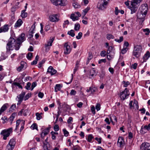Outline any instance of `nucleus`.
Returning a JSON list of instances; mask_svg holds the SVG:
<instances>
[{
    "mask_svg": "<svg viewBox=\"0 0 150 150\" xmlns=\"http://www.w3.org/2000/svg\"><path fill=\"white\" fill-rule=\"evenodd\" d=\"M95 139L98 141V143L99 144H100L101 143V139L102 138L101 137H100L99 138H98V137H96L95 138Z\"/></svg>",
    "mask_w": 150,
    "mask_h": 150,
    "instance_id": "59",
    "label": "nucleus"
},
{
    "mask_svg": "<svg viewBox=\"0 0 150 150\" xmlns=\"http://www.w3.org/2000/svg\"><path fill=\"white\" fill-rule=\"evenodd\" d=\"M25 40V34L23 33L21 34L16 40L13 38L10 37L6 45L7 51L13 50L14 48L16 50H19L22 42Z\"/></svg>",
    "mask_w": 150,
    "mask_h": 150,
    "instance_id": "1",
    "label": "nucleus"
},
{
    "mask_svg": "<svg viewBox=\"0 0 150 150\" xmlns=\"http://www.w3.org/2000/svg\"><path fill=\"white\" fill-rule=\"evenodd\" d=\"M74 31L73 30H71L70 31H68V34L72 37H74L75 36V34L74 33Z\"/></svg>",
    "mask_w": 150,
    "mask_h": 150,
    "instance_id": "39",
    "label": "nucleus"
},
{
    "mask_svg": "<svg viewBox=\"0 0 150 150\" xmlns=\"http://www.w3.org/2000/svg\"><path fill=\"white\" fill-rule=\"evenodd\" d=\"M16 115V113H13L11 115L10 117L9 118V120L10 121L11 124H12V121H13Z\"/></svg>",
    "mask_w": 150,
    "mask_h": 150,
    "instance_id": "28",
    "label": "nucleus"
},
{
    "mask_svg": "<svg viewBox=\"0 0 150 150\" xmlns=\"http://www.w3.org/2000/svg\"><path fill=\"white\" fill-rule=\"evenodd\" d=\"M100 105L99 104H97L96 106V108L97 111L99 110L100 109Z\"/></svg>",
    "mask_w": 150,
    "mask_h": 150,
    "instance_id": "63",
    "label": "nucleus"
},
{
    "mask_svg": "<svg viewBox=\"0 0 150 150\" xmlns=\"http://www.w3.org/2000/svg\"><path fill=\"white\" fill-rule=\"evenodd\" d=\"M150 57V53L149 51H147L143 57V62H145Z\"/></svg>",
    "mask_w": 150,
    "mask_h": 150,
    "instance_id": "20",
    "label": "nucleus"
},
{
    "mask_svg": "<svg viewBox=\"0 0 150 150\" xmlns=\"http://www.w3.org/2000/svg\"><path fill=\"white\" fill-rule=\"evenodd\" d=\"M67 3V0H56L53 4L56 6L60 5L61 6H64Z\"/></svg>",
    "mask_w": 150,
    "mask_h": 150,
    "instance_id": "9",
    "label": "nucleus"
},
{
    "mask_svg": "<svg viewBox=\"0 0 150 150\" xmlns=\"http://www.w3.org/2000/svg\"><path fill=\"white\" fill-rule=\"evenodd\" d=\"M114 37L111 34H107V38L108 40H110L111 39H114Z\"/></svg>",
    "mask_w": 150,
    "mask_h": 150,
    "instance_id": "52",
    "label": "nucleus"
},
{
    "mask_svg": "<svg viewBox=\"0 0 150 150\" xmlns=\"http://www.w3.org/2000/svg\"><path fill=\"white\" fill-rule=\"evenodd\" d=\"M8 26V25H5L0 28V33L2 32H6L9 30Z\"/></svg>",
    "mask_w": 150,
    "mask_h": 150,
    "instance_id": "17",
    "label": "nucleus"
},
{
    "mask_svg": "<svg viewBox=\"0 0 150 150\" xmlns=\"http://www.w3.org/2000/svg\"><path fill=\"white\" fill-rule=\"evenodd\" d=\"M60 84H57L54 87V91L55 92H57L60 90Z\"/></svg>",
    "mask_w": 150,
    "mask_h": 150,
    "instance_id": "30",
    "label": "nucleus"
},
{
    "mask_svg": "<svg viewBox=\"0 0 150 150\" xmlns=\"http://www.w3.org/2000/svg\"><path fill=\"white\" fill-rule=\"evenodd\" d=\"M97 72L96 71L94 68L91 69L89 71V78L91 79H93L97 75Z\"/></svg>",
    "mask_w": 150,
    "mask_h": 150,
    "instance_id": "12",
    "label": "nucleus"
},
{
    "mask_svg": "<svg viewBox=\"0 0 150 150\" xmlns=\"http://www.w3.org/2000/svg\"><path fill=\"white\" fill-rule=\"evenodd\" d=\"M146 14L144 13H142V12L141 11L137 13V17L138 19L143 21Z\"/></svg>",
    "mask_w": 150,
    "mask_h": 150,
    "instance_id": "16",
    "label": "nucleus"
},
{
    "mask_svg": "<svg viewBox=\"0 0 150 150\" xmlns=\"http://www.w3.org/2000/svg\"><path fill=\"white\" fill-rule=\"evenodd\" d=\"M140 149L141 150H150V144L147 142L143 143Z\"/></svg>",
    "mask_w": 150,
    "mask_h": 150,
    "instance_id": "10",
    "label": "nucleus"
},
{
    "mask_svg": "<svg viewBox=\"0 0 150 150\" xmlns=\"http://www.w3.org/2000/svg\"><path fill=\"white\" fill-rule=\"evenodd\" d=\"M147 130L149 131L150 130V123L148 125H145L144 127L143 126L141 127L140 132L142 134H144L146 132L144 131V130Z\"/></svg>",
    "mask_w": 150,
    "mask_h": 150,
    "instance_id": "14",
    "label": "nucleus"
},
{
    "mask_svg": "<svg viewBox=\"0 0 150 150\" xmlns=\"http://www.w3.org/2000/svg\"><path fill=\"white\" fill-rule=\"evenodd\" d=\"M140 8L141 10V11L142 12V13H144L145 14H147L148 9L147 4H142L140 7Z\"/></svg>",
    "mask_w": 150,
    "mask_h": 150,
    "instance_id": "13",
    "label": "nucleus"
},
{
    "mask_svg": "<svg viewBox=\"0 0 150 150\" xmlns=\"http://www.w3.org/2000/svg\"><path fill=\"white\" fill-rule=\"evenodd\" d=\"M54 129L56 131H57L59 130V127L58 125H55L54 127Z\"/></svg>",
    "mask_w": 150,
    "mask_h": 150,
    "instance_id": "58",
    "label": "nucleus"
},
{
    "mask_svg": "<svg viewBox=\"0 0 150 150\" xmlns=\"http://www.w3.org/2000/svg\"><path fill=\"white\" fill-rule=\"evenodd\" d=\"M23 23V21L21 19H19L15 24V27H20Z\"/></svg>",
    "mask_w": 150,
    "mask_h": 150,
    "instance_id": "24",
    "label": "nucleus"
},
{
    "mask_svg": "<svg viewBox=\"0 0 150 150\" xmlns=\"http://www.w3.org/2000/svg\"><path fill=\"white\" fill-rule=\"evenodd\" d=\"M73 6L75 8H79L80 7V5L76 2L73 3Z\"/></svg>",
    "mask_w": 150,
    "mask_h": 150,
    "instance_id": "33",
    "label": "nucleus"
},
{
    "mask_svg": "<svg viewBox=\"0 0 150 150\" xmlns=\"http://www.w3.org/2000/svg\"><path fill=\"white\" fill-rule=\"evenodd\" d=\"M31 96V93H28L24 97V100H28V98L30 97Z\"/></svg>",
    "mask_w": 150,
    "mask_h": 150,
    "instance_id": "53",
    "label": "nucleus"
},
{
    "mask_svg": "<svg viewBox=\"0 0 150 150\" xmlns=\"http://www.w3.org/2000/svg\"><path fill=\"white\" fill-rule=\"evenodd\" d=\"M37 85V83L36 82H33L31 85V90L32 91L34 89V88Z\"/></svg>",
    "mask_w": 150,
    "mask_h": 150,
    "instance_id": "50",
    "label": "nucleus"
},
{
    "mask_svg": "<svg viewBox=\"0 0 150 150\" xmlns=\"http://www.w3.org/2000/svg\"><path fill=\"white\" fill-rule=\"evenodd\" d=\"M30 128L31 129H38V127L37 126V125L36 124H33L30 127Z\"/></svg>",
    "mask_w": 150,
    "mask_h": 150,
    "instance_id": "42",
    "label": "nucleus"
},
{
    "mask_svg": "<svg viewBox=\"0 0 150 150\" xmlns=\"http://www.w3.org/2000/svg\"><path fill=\"white\" fill-rule=\"evenodd\" d=\"M59 14L51 15L49 16V20L52 22H57L59 20Z\"/></svg>",
    "mask_w": 150,
    "mask_h": 150,
    "instance_id": "8",
    "label": "nucleus"
},
{
    "mask_svg": "<svg viewBox=\"0 0 150 150\" xmlns=\"http://www.w3.org/2000/svg\"><path fill=\"white\" fill-rule=\"evenodd\" d=\"M109 0H102L101 2H98L97 5L98 8L100 10H103L106 8V6Z\"/></svg>",
    "mask_w": 150,
    "mask_h": 150,
    "instance_id": "5",
    "label": "nucleus"
},
{
    "mask_svg": "<svg viewBox=\"0 0 150 150\" xmlns=\"http://www.w3.org/2000/svg\"><path fill=\"white\" fill-rule=\"evenodd\" d=\"M76 93V91L72 89L70 92V94L71 96H74Z\"/></svg>",
    "mask_w": 150,
    "mask_h": 150,
    "instance_id": "51",
    "label": "nucleus"
},
{
    "mask_svg": "<svg viewBox=\"0 0 150 150\" xmlns=\"http://www.w3.org/2000/svg\"><path fill=\"white\" fill-rule=\"evenodd\" d=\"M8 103H5L2 106L0 110V115H1L3 112L7 109L8 107Z\"/></svg>",
    "mask_w": 150,
    "mask_h": 150,
    "instance_id": "19",
    "label": "nucleus"
},
{
    "mask_svg": "<svg viewBox=\"0 0 150 150\" xmlns=\"http://www.w3.org/2000/svg\"><path fill=\"white\" fill-rule=\"evenodd\" d=\"M16 143L15 139H11L6 146V150H13L15 147Z\"/></svg>",
    "mask_w": 150,
    "mask_h": 150,
    "instance_id": "6",
    "label": "nucleus"
},
{
    "mask_svg": "<svg viewBox=\"0 0 150 150\" xmlns=\"http://www.w3.org/2000/svg\"><path fill=\"white\" fill-rule=\"evenodd\" d=\"M54 38L53 37H50V39L49 41L47 42V44H45V47H47V46H52V44L53 42Z\"/></svg>",
    "mask_w": 150,
    "mask_h": 150,
    "instance_id": "23",
    "label": "nucleus"
},
{
    "mask_svg": "<svg viewBox=\"0 0 150 150\" xmlns=\"http://www.w3.org/2000/svg\"><path fill=\"white\" fill-rule=\"evenodd\" d=\"M19 7V6H17V5H15L14 6L11 8V11H15Z\"/></svg>",
    "mask_w": 150,
    "mask_h": 150,
    "instance_id": "46",
    "label": "nucleus"
},
{
    "mask_svg": "<svg viewBox=\"0 0 150 150\" xmlns=\"http://www.w3.org/2000/svg\"><path fill=\"white\" fill-rule=\"evenodd\" d=\"M35 114L36 116V119L38 120H39L42 118V117L40 114L37 112Z\"/></svg>",
    "mask_w": 150,
    "mask_h": 150,
    "instance_id": "43",
    "label": "nucleus"
},
{
    "mask_svg": "<svg viewBox=\"0 0 150 150\" xmlns=\"http://www.w3.org/2000/svg\"><path fill=\"white\" fill-rule=\"evenodd\" d=\"M124 143V141L123 138L121 137H119L117 142V144L120 147H122Z\"/></svg>",
    "mask_w": 150,
    "mask_h": 150,
    "instance_id": "18",
    "label": "nucleus"
},
{
    "mask_svg": "<svg viewBox=\"0 0 150 150\" xmlns=\"http://www.w3.org/2000/svg\"><path fill=\"white\" fill-rule=\"evenodd\" d=\"M21 122V121L20 120H18L16 121V128L15 129V130H16L20 123V122Z\"/></svg>",
    "mask_w": 150,
    "mask_h": 150,
    "instance_id": "57",
    "label": "nucleus"
},
{
    "mask_svg": "<svg viewBox=\"0 0 150 150\" xmlns=\"http://www.w3.org/2000/svg\"><path fill=\"white\" fill-rule=\"evenodd\" d=\"M128 50V49L127 47H124L121 50V53L122 54H125Z\"/></svg>",
    "mask_w": 150,
    "mask_h": 150,
    "instance_id": "49",
    "label": "nucleus"
},
{
    "mask_svg": "<svg viewBox=\"0 0 150 150\" xmlns=\"http://www.w3.org/2000/svg\"><path fill=\"white\" fill-rule=\"evenodd\" d=\"M122 83L124 84L123 86L125 87H127L128 86L129 84V82L128 81L125 82V81H124L122 82Z\"/></svg>",
    "mask_w": 150,
    "mask_h": 150,
    "instance_id": "45",
    "label": "nucleus"
},
{
    "mask_svg": "<svg viewBox=\"0 0 150 150\" xmlns=\"http://www.w3.org/2000/svg\"><path fill=\"white\" fill-rule=\"evenodd\" d=\"M129 95V90L127 88H126L123 91L120 93V97L121 99L124 100L128 98Z\"/></svg>",
    "mask_w": 150,
    "mask_h": 150,
    "instance_id": "7",
    "label": "nucleus"
},
{
    "mask_svg": "<svg viewBox=\"0 0 150 150\" xmlns=\"http://www.w3.org/2000/svg\"><path fill=\"white\" fill-rule=\"evenodd\" d=\"M13 85L15 86H16L18 87L19 88H21V89L22 88V86L19 83L17 82H14L13 83Z\"/></svg>",
    "mask_w": 150,
    "mask_h": 150,
    "instance_id": "40",
    "label": "nucleus"
},
{
    "mask_svg": "<svg viewBox=\"0 0 150 150\" xmlns=\"http://www.w3.org/2000/svg\"><path fill=\"white\" fill-rule=\"evenodd\" d=\"M28 110H24L23 109H22L20 111L19 113H21V114L22 112H23V115L25 116L27 115V113H28Z\"/></svg>",
    "mask_w": 150,
    "mask_h": 150,
    "instance_id": "38",
    "label": "nucleus"
},
{
    "mask_svg": "<svg viewBox=\"0 0 150 150\" xmlns=\"http://www.w3.org/2000/svg\"><path fill=\"white\" fill-rule=\"evenodd\" d=\"M64 53L65 54H69L71 52V49L70 46H69L67 43H66L64 47Z\"/></svg>",
    "mask_w": 150,
    "mask_h": 150,
    "instance_id": "11",
    "label": "nucleus"
},
{
    "mask_svg": "<svg viewBox=\"0 0 150 150\" xmlns=\"http://www.w3.org/2000/svg\"><path fill=\"white\" fill-rule=\"evenodd\" d=\"M63 131L64 132V136L66 137H67L69 134V132L65 129H63Z\"/></svg>",
    "mask_w": 150,
    "mask_h": 150,
    "instance_id": "55",
    "label": "nucleus"
},
{
    "mask_svg": "<svg viewBox=\"0 0 150 150\" xmlns=\"http://www.w3.org/2000/svg\"><path fill=\"white\" fill-rule=\"evenodd\" d=\"M100 55L102 57H105L106 56V52L105 51H103L101 52Z\"/></svg>",
    "mask_w": 150,
    "mask_h": 150,
    "instance_id": "60",
    "label": "nucleus"
},
{
    "mask_svg": "<svg viewBox=\"0 0 150 150\" xmlns=\"http://www.w3.org/2000/svg\"><path fill=\"white\" fill-rule=\"evenodd\" d=\"M142 1V0H132L129 7L131 14L136 12Z\"/></svg>",
    "mask_w": 150,
    "mask_h": 150,
    "instance_id": "2",
    "label": "nucleus"
},
{
    "mask_svg": "<svg viewBox=\"0 0 150 150\" xmlns=\"http://www.w3.org/2000/svg\"><path fill=\"white\" fill-rule=\"evenodd\" d=\"M93 138V135L91 134H89L88 136V138L87 139L88 141L89 142H91L92 139Z\"/></svg>",
    "mask_w": 150,
    "mask_h": 150,
    "instance_id": "37",
    "label": "nucleus"
},
{
    "mask_svg": "<svg viewBox=\"0 0 150 150\" xmlns=\"http://www.w3.org/2000/svg\"><path fill=\"white\" fill-rule=\"evenodd\" d=\"M57 71L51 66H50L47 70V72L50 74L51 75H54L57 73Z\"/></svg>",
    "mask_w": 150,
    "mask_h": 150,
    "instance_id": "15",
    "label": "nucleus"
},
{
    "mask_svg": "<svg viewBox=\"0 0 150 150\" xmlns=\"http://www.w3.org/2000/svg\"><path fill=\"white\" fill-rule=\"evenodd\" d=\"M13 128L11 127L8 129H5L1 131L0 134L3 136V139L6 140L7 138L9 136L11 133L12 132Z\"/></svg>",
    "mask_w": 150,
    "mask_h": 150,
    "instance_id": "4",
    "label": "nucleus"
},
{
    "mask_svg": "<svg viewBox=\"0 0 150 150\" xmlns=\"http://www.w3.org/2000/svg\"><path fill=\"white\" fill-rule=\"evenodd\" d=\"M123 37H120V39H115V40L117 42L119 43H120L121 42H122V41H123Z\"/></svg>",
    "mask_w": 150,
    "mask_h": 150,
    "instance_id": "47",
    "label": "nucleus"
},
{
    "mask_svg": "<svg viewBox=\"0 0 150 150\" xmlns=\"http://www.w3.org/2000/svg\"><path fill=\"white\" fill-rule=\"evenodd\" d=\"M90 9V7L88 6L86 8L83 10V14H84V16L86 15L88 11H89Z\"/></svg>",
    "mask_w": 150,
    "mask_h": 150,
    "instance_id": "31",
    "label": "nucleus"
},
{
    "mask_svg": "<svg viewBox=\"0 0 150 150\" xmlns=\"http://www.w3.org/2000/svg\"><path fill=\"white\" fill-rule=\"evenodd\" d=\"M77 65H78L77 64V63H76V66L75 67L74 69V72H73L74 74H75V73H76V71L78 69L79 67Z\"/></svg>",
    "mask_w": 150,
    "mask_h": 150,
    "instance_id": "62",
    "label": "nucleus"
},
{
    "mask_svg": "<svg viewBox=\"0 0 150 150\" xmlns=\"http://www.w3.org/2000/svg\"><path fill=\"white\" fill-rule=\"evenodd\" d=\"M82 36V33L81 32H79L78 34V35L76 36V38L77 39H80Z\"/></svg>",
    "mask_w": 150,
    "mask_h": 150,
    "instance_id": "56",
    "label": "nucleus"
},
{
    "mask_svg": "<svg viewBox=\"0 0 150 150\" xmlns=\"http://www.w3.org/2000/svg\"><path fill=\"white\" fill-rule=\"evenodd\" d=\"M31 85V83L29 82H28L26 84V85L25 86V88L27 90H30L31 89L30 86Z\"/></svg>",
    "mask_w": 150,
    "mask_h": 150,
    "instance_id": "36",
    "label": "nucleus"
},
{
    "mask_svg": "<svg viewBox=\"0 0 150 150\" xmlns=\"http://www.w3.org/2000/svg\"><path fill=\"white\" fill-rule=\"evenodd\" d=\"M26 10H23L21 11V16L23 18H24L26 17L27 16L28 14L27 13L25 12Z\"/></svg>",
    "mask_w": 150,
    "mask_h": 150,
    "instance_id": "29",
    "label": "nucleus"
},
{
    "mask_svg": "<svg viewBox=\"0 0 150 150\" xmlns=\"http://www.w3.org/2000/svg\"><path fill=\"white\" fill-rule=\"evenodd\" d=\"M92 112L93 114H95V107L94 106H93L91 107V109Z\"/></svg>",
    "mask_w": 150,
    "mask_h": 150,
    "instance_id": "61",
    "label": "nucleus"
},
{
    "mask_svg": "<svg viewBox=\"0 0 150 150\" xmlns=\"http://www.w3.org/2000/svg\"><path fill=\"white\" fill-rule=\"evenodd\" d=\"M113 52L114 51L113 50V47L111 46L109 47L107 51V54H109L111 53V52Z\"/></svg>",
    "mask_w": 150,
    "mask_h": 150,
    "instance_id": "35",
    "label": "nucleus"
},
{
    "mask_svg": "<svg viewBox=\"0 0 150 150\" xmlns=\"http://www.w3.org/2000/svg\"><path fill=\"white\" fill-rule=\"evenodd\" d=\"M16 108L15 104L12 105L9 108V111L10 112H13L14 111L15 108Z\"/></svg>",
    "mask_w": 150,
    "mask_h": 150,
    "instance_id": "34",
    "label": "nucleus"
},
{
    "mask_svg": "<svg viewBox=\"0 0 150 150\" xmlns=\"http://www.w3.org/2000/svg\"><path fill=\"white\" fill-rule=\"evenodd\" d=\"M43 147L44 150H50L51 148L50 145L47 142L46 144L44 143Z\"/></svg>",
    "mask_w": 150,
    "mask_h": 150,
    "instance_id": "21",
    "label": "nucleus"
},
{
    "mask_svg": "<svg viewBox=\"0 0 150 150\" xmlns=\"http://www.w3.org/2000/svg\"><path fill=\"white\" fill-rule=\"evenodd\" d=\"M142 48L140 45H138L134 47V49L133 52V55L136 58L139 57L142 52Z\"/></svg>",
    "mask_w": 150,
    "mask_h": 150,
    "instance_id": "3",
    "label": "nucleus"
},
{
    "mask_svg": "<svg viewBox=\"0 0 150 150\" xmlns=\"http://www.w3.org/2000/svg\"><path fill=\"white\" fill-rule=\"evenodd\" d=\"M143 31L145 33V35H149L150 32L148 28H146L143 29Z\"/></svg>",
    "mask_w": 150,
    "mask_h": 150,
    "instance_id": "41",
    "label": "nucleus"
},
{
    "mask_svg": "<svg viewBox=\"0 0 150 150\" xmlns=\"http://www.w3.org/2000/svg\"><path fill=\"white\" fill-rule=\"evenodd\" d=\"M115 54V53L114 52H111L109 54H107V58L109 60H110L114 58V55Z\"/></svg>",
    "mask_w": 150,
    "mask_h": 150,
    "instance_id": "22",
    "label": "nucleus"
},
{
    "mask_svg": "<svg viewBox=\"0 0 150 150\" xmlns=\"http://www.w3.org/2000/svg\"><path fill=\"white\" fill-rule=\"evenodd\" d=\"M93 58V56L91 54L89 53V56L88 58V61L86 62V64H88L89 62V61L91 60Z\"/></svg>",
    "mask_w": 150,
    "mask_h": 150,
    "instance_id": "48",
    "label": "nucleus"
},
{
    "mask_svg": "<svg viewBox=\"0 0 150 150\" xmlns=\"http://www.w3.org/2000/svg\"><path fill=\"white\" fill-rule=\"evenodd\" d=\"M50 128H47L42 131V132L43 134V136H45L48 134L49 132Z\"/></svg>",
    "mask_w": 150,
    "mask_h": 150,
    "instance_id": "27",
    "label": "nucleus"
},
{
    "mask_svg": "<svg viewBox=\"0 0 150 150\" xmlns=\"http://www.w3.org/2000/svg\"><path fill=\"white\" fill-rule=\"evenodd\" d=\"M80 147L78 146H75L73 147L74 150H80Z\"/></svg>",
    "mask_w": 150,
    "mask_h": 150,
    "instance_id": "64",
    "label": "nucleus"
},
{
    "mask_svg": "<svg viewBox=\"0 0 150 150\" xmlns=\"http://www.w3.org/2000/svg\"><path fill=\"white\" fill-rule=\"evenodd\" d=\"M25 94V92H22L20 94L18 97V100L20 102H22L23 100L24 96Z\"/></svg>",
    "mask_w": 150,
    "mask_h": 150,
    "instance_id": "25",
    "label": "nucleus"
},
{
    "mask_svg": "<svg viewBox=\"0 0 150 150\" xmlns=\"http://www.w3.org/2000/svg\"><path fill=\"white\" fill-rule=\"evenodd\" d=\"M35 25L34 24H33L32 27H31L30 31V32L32 34L34 32L33 31L35 30Z\"/></svg>",
    "mask_w": 150,
    "mask_h": 150,
    "instance_id": "44",
    "label": "nucleus"
},
{
    "mask_svg": "<svg viewBox=\"0 0 150 150\" xmlns=\"http://www.w3.org/2000/svg\"><path fill=\"white\" fill-rule=\"evenodd\" d=\"M32 53L29 52L28 54L27 57L28 59H30L32 57Z\"/></svg>",
    "mask_w": 150,
    "mask_h": 150,
    "instance_id": "54",
    "label": "nucleus"
},
{
    "mask_svg": "<svg viewBox=\"0 0 150 150\" xmlns=\"http://www.w3.org/2000/svg\"><path fill=\"white\" fill-rule=\"evenodd\" d=\"M70 18L72 19L73 21H75L76 20H77L79 18L76 15L75 16V14H72L70 16Z\"/></svg>",
    "mask_w": 150,
    "mask_h": 150,
    "instance_id": "26",
    "label": "nucleus"
},
{
    "mask_svg": "<svg viewBox=\"0 0 150 150\" xmlns=\"http://www.w3.org/2000/svg\"><path fill=\"white\" fill-rule=\"evenodd\" d=\"M80 27V25L79 24L76 23L75 24L74 29L76 31L79 30Z\"/></svg>",
    "mask_w": 150,
    "mask_h": 150,
    "instance_id": "32",
    "label": "nucleus"
}]
</instances>
